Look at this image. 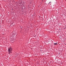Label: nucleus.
<instances>
[{"instance_id":"obj_1","label":"nucleus","mask_w":66,"mask_h":66,"mask_svg":"<svg viewBox=\"0 0 66 66\" xmlns=\"http://www.w3.org/2000/svg\"><path fill=\"white\" fill-rule=\"evenodd\" d=\"M12 49L11 47H9L8 49V53L9 54H10V53H12Z\"/></svg>"},{"instance_id":"obj_2","label":"nucleus","mask_w":66,"mask_h":66,"mask_svg":"<svg viewBox=\"0 0 66 66\" xmlns=\"http://www.w3.org/2000/svg\"><path fill=\"white\" fill-rule=\"evenodd\" d=\"M54 45H57V43H54Z\"/></svg>"},{"instance_id":"obj_3","label":"nucleus","mask_w":66,"mask_h":66,"mask_svg":"<svg viewBox=\"0 0 66 66\" xmlns=\"http://www.w3.org/2000/svg\"><path fill=\"white\" fill-rule=\"evenodd\" d=\"M51 2H50L48 3V4H50V5H51Z\"/></svg>"},{"instance_id":"obj_4","label":"nucleus","mask_w":66,"mask_h":66,"mask_svg":"<svg viewBox=\"0 0 66 66\" xmlns=\"http://www.w3.org/2000/svg\"><path fill=\"white\" fill-rule=\"evenodd\" d=\"M11 42L12 43H13V42H14V41H13V40H11Z\"/></svg>"},{"instance_id":"obj_5","label":"nucleus","mask_w":66,"mask_h":66,"mask_svg":"<svg viewBox=\"0 0 66 66\" xmlns=\"http://www.w3.org/2000/svg\"><path fill=\"white\" fill-rule=\"evenodd\" d=\"M66 28L65 27V28H64V29H66Z\"/></svg>"}]
</instances>
